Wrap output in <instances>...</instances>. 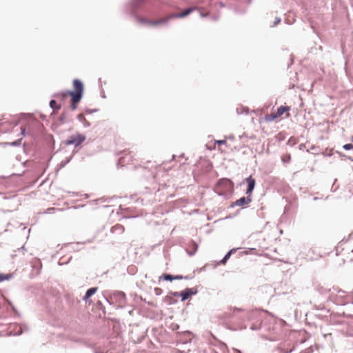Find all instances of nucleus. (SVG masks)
I'll return each instance as SVG.
<instances>
[{"label":"nucleus","mask_w":353,"mask_h":353,"mask_svg":"<svg viewBox=\"0 0 353 353\" xmlns=\"http://www.w3.org/2000/svg\"><path fill=\"white\" fill-rule=\"evenodd\" d=\"M21 133H22L23 134H24V133H25V130H26V128H25L24 127H21Z\"/></svg>","instance_id":"cd10ccee"},{"label":"nucleus","mask_w":353,"mask_h":353,"mask_svg":"<svg viewBox=\"0 0 353 353\" xmlns=\"http://www.w3.org/2000/svg\"><path fill=\"white\" fill-rule=\"evenodd\" d=\"M234 311H235V310H236V311H240V310H241V308H236V307H235V308L234 309Z\"/></svg>","instance_id":"c756f323"},{"label":"nucleus","mask_w":353,"mask_h":353,"mask_svg":"<svg viewBox=\"0 0 353 353\" xmlns=\"http://www.w3.org/2000/svg\"><path fill=\"white\" fill-rule=\"evenodd\" d=\"M221 143H222V145L225 144V140H222Z\"/></svg>","instance_id":"7c9ffc66"},{"label":"nucleus","mask_w":353,"mask_h":353,"mask_svg":"<svg viewBox=\"0 0 353 353\" xmlns=\"http://www.w3.org/2000/svg\"><path fill=\"white\" fill-rule=\"evenodd\" d=\"M119 298H121V299H123V301L125 300V295L123 292H119L117 293V294Z\"/></svg>","instance_id":"5701e85b"},{"label":"nucleus","mask_w":353,"mask_h":353,"mask_svg":"<svg viewBox=\"0 0 353 353\" xmlns=\"http://www.w3.org/2000/svg\"><path fill=\"white\" fill-rule=\"evenodd\" d=\"M133 157L131 154V153L129 152L128 153H125L124 156L121 157L119 160V163L123 166L125 164L130 163L131 161H132Z\"/></svg>","instance_id":"423d86ee"},{"label":"nucleus","mask_w":353,"mask_h":353,"mask_svg":"<svg viewBox=\"0 0 353 353\" xmlns=\"http://www.w3.org/2000/svg\"><path fill=\"white\" fill-rule=\"evenodd\" d=\"M222 353H225V352H224V351H223Z\"/></svg>","instance_id":"4c0bfd02"},{"label":"nucleus","mask_w":353,"mask_h":353,"mask_svg":"<svg viewBox=\"0 0 353 353\" xmlns=\"http://www.w3.org/2000/svg\"><path fill=\"white\" fill-rule=\"evenodd\" d=\"M10 278V275L6 274H0V282L4 280L9 279Z\"/></svg>","instance_id":"412c9836"},{"label":"nucleus","mask_w":353,"mask_h":353,"mask_svg":"<svg viewBox=\"0 0 353 353\" xmlns=\"http://www.w3.org/2000/svg\"><path fill=\"white\" fill-rule=\"evenodd\" d=\"M139 21L141 23H143L145 25H147L148 26V21H150V19H145V18H141L139 19Z\"/></svg>","instance_id":"4be33fe9"},{"label":"nucleus","mask_w":353,"mask_h":353,"mask_svg":"<svg viewBox=\"0 0 353 353\" xmlns=\"http://www.w3.org/2000/svg\"><path fill=\"white\" fill-rule=\"evenodd\" d=\"M12 126V123L8 121H3V119H0V131H5L7 128Z\"/></svg>","instance_id":"9b49d317"},{"label":"nucleus","mask_w":353,"mask_h":353,"mask_svg":"<svg viewBox=\"0 0 353 353\" xmlns=\"http://www.w3.org/2000/svg\"><path fill=\"white\" fill-rule=\"evenodd\" d=\"M191 247H192V251H189V250L188 251V254H189L190 255H192V254H194V252H195L196 251V250H197L198 245H197L195 243H192V244Z\"/></svg>","instance_id":"dca6fc26"},{"label":"nucleus","mask_w":353,"mask_h":353,"mask_svg":"<svg viewBox=\"0 0 353 353\" xmlns=\"http://www.w3.org/2000/svg\"><path fill=\"white\" fill-rule=\"evenodd\" d=\"M352 304H353V299H352Z\"/></svg>","instance_id":"c9c22d12"},{"label":"nucleus","mask_w":353,"mask_h":353,"mask_svg":"<svg viewBox=\"0 0 353 353\" xmlns=\"http://www.w3.org/2000/svg\"><path fill=\"white\" fill-rule=\"evenodd\" d=\"M351 141L353 142V137L352 138Z\"/></svg>","instance_id":"f704fd0d"},{"label":"nucleus","mask_w":353,"mask_h":353,"mask_svg":"<svg viewBox=\"0 0 353 353\" xmlns=\"http://www.w3.org/2000/svg\"><path fill=\"white\" fill-rule=\"evenodd\" d=\"M85 140V137L83 134L77 133L70 136L67 140L64 141L67 145H73L75 147L81 145Z\"/></svg>","instance_id":"7ed1b4c3"},{"label":"nucleus","mask_w":353,"mask_h":353,"mask_svg":"<svg viewBox=\"0 0 353 353\" xmlns=\"http://www.w3.org/2000/svg\"><path fill=\"white\" fill-rule=\"evenodd\" d=\"M182 279H183V276L181 275H177V276H174V280H180Z\"/></svg>","instance_id":"a878e982"},{"label":"nucleus","mask_w":353,"mask_h":353,"mask_svg":"<svg viewBox=\"0 0 353 353\" xmlns=\"http://www.w3.org/2000/svg\"><path fill=\"white\" fill-rule=\"evenodd\" d=\"M222 353H225V352H224V351H223Z\"/></svg>","instance_id":"e433bc0d"},{"label":"nucleus","mask_w":353,"mask_h":353,"mask_svg":"<svg viewBox=\"0 0 353 353\" xmlns=\"http://www.w3.org/2000/svg\"><path fill=\"white\" fill-rule=\"evenodd\" d=\"M98 290V288H92L87 290L85 296L83 298V300L85 301H87L90 296H92L93 294H94Z\"/></svg>","instance_id":"1a4fd4ad"},{"label":"nucleus","mask_w":353,"mask_h":353,"mask_svg":"<svg viewBox=\"0 0 353 353\" xmlns=\"http://www.w3.org/2000/svg\"><path fill=\"white\" fill-rule=\"evenodd\" d=\"M154 292H155V294H156L157 295H159V294H161V292H162V290H161V288H156L154 289Z\"/></svg>","instance_id":"b1692460"},{"label":"nucleus","mask_w":353,"mask_h":353,"mask_svg":"<svg viewBox=\"0 0 353 353\" xmlns=\"http://www.w3.org/2000/svg\"><path fill=\"white\" fill-rule=\"evenodd\" d=\"M220 182H221V179H219V180L217 181V184H219Z\"/></svg>","instance_id":"72a5a7b5"},{"label":"nucleus","mask_w":353,"mask_h":353,"mask_svg":"<svg viewBox=\"0 0 353 353\" xmlns=\"http://www.w3.org/2000/svg\"><path fill=\"white\" fill-rule=\"evenodd\" d=\"M221 347H222V352L224 351V349L226 348V345L223 343H222V345H221Z\"/></svg>","instance_id":"bb28decb"},{"label":"nucleus","mask_w":353,"mask_h":353,"mask_svg":"<svg viewBox=\"0 0 353 353\" xmlns=\"http://www.w3.org/2000/svg\"><path fill=\"white\" fill-rule=\"evenodd\" d=\"M50 106L54 110H59L61 108V105H58L55 100H51L50 102Z\"/></svg>","instance_id":"4468645a"},{"label":"nucleus","mask_w":353,"mask_h":353,"mask_svg":"<svg viewBox=\"0 0 353 353\" xmlns=\"http://www.w3.org/2000/svg\"><path fill=\"white\" fill-rule=\"evenodd\" d=\"M224 181H228V179H223V178H222V179H221L222 183H223Z\"/></svg>","instance_id":"2f4dec72"},{"label":"nucleus","mask_w":353,"mask_h":353,"mask_svg":"<svg viewBox=\"0 0 353 353\" xmlns=\"http://www.w3.org/2000/svg\"><path fill=\"white\" fill-rule=\"evenodd\" d=\"M245 181L248 184V188L245 194L251 195L254 187H255V179H253L251 176L245 179Z\"/></svg>","instance_id":"39448f33"},{"label":"nucleus","mask_w":353,"mask_h":353,"mask_svg":"<svg viewBox=\"0 0 353 353\" xmlns=\"http://www.w3.org/2000/svg\"><path fill=\"white\" fill-rule=\"evenodd\" d=\"M343 148L345 150H350L353 149V145L351 143H347L343 145Z\"/></svg>","instance_id":"aec40b11"},{"label":"nucleus","mask_w":353,"mask_h":353,"mask_svg":"<svg viewBox=\"0 0 353 353\" xmlns=\"http://www.w3.org/2000/svg\"><path fill=\"white\" fill-rule=\"evenodd\" d=\"M340 156H343L341 152H336Z\"/></svg>","instance_id":"473e14b6"},{"label":"nucleus","mask_w":353,"mask_h":353,"mask_svg":"<svg viewBox=\"0 0 353 353\" xmlns=\"http://www.w3.org/2000/svg\"><path fill=\"white\" fill-rule=\"evenodd\" d=\"M194 294V292L191 289H186L181 293V296L182 297V301H185L188 299L192 294Z\"/></svg>","instance_id":"9d476101"},{"label":"nucleus","mask_w":353,"mask_h":353,"mask_svg":"<svg viewBox=\"0 0 353 353\" xmlns=\"http://www.w3.org/2000/svg\"><path fill=\"white\" fill-rule=\"evenodd\" d=\"M334 152H333V150L331 149L330 150H326L325 152H323V155H324L325 157H330L332 155H333Z\"/></svg>","instance_id":"6ab92c4d"},{"label":"nucleus","mask_w":353,"mask_h":353,"mask_svg":"<svg viewBox=\"0 0 353 353\" xmlns=\"http://www.w3.org/2000/svg\"><path fill=\"white\" fill-rule=\"evenodd\" d=\"M216 143H217L219 145H221V141L220 140L216 141Z\"/></svg>","instance_id":"c85d7f7f"},{"label":"nucleus","mask_w":353,"mask_h":353,"mask_svg":"<svg viewBox=\"0 0 353 353\" xmlns=\"http://www.w3.org/2000/svg\"><path fill=\"white\" fill-rule=\"evenodd\" d=\"M236 249H232L231 250H230L225 256L222 259V264H224L226 263V261L229 259V258L230 257L231 254L233 253V252H236Z\"/></svg>","instance_id":"ddd939ff"},{"label":"nucleus","mask_w":353,"mask_h":353,"mask_svg":"<svg viewBox=\"0 0 353 353\" xmlns=\"http://www.w3.org/2000/svg\"><path fill=\"white\" fill-rule=\"evenodd\" d=\"M252 201V196L251 195L248 194V196L245 197L243 196L240 198L239 199L236 200L235 202L232 203L230 205L231 208H233L234 206H245L248 205L249 203H250Z\"/></svg>","instance_id":"20e7f679"},{"label":"nucleus","mask_w":353,"mask_h":353,"mask_svg":"<svg viewBox=\"0 0 353 353\" xmlns=\"http://www.w3.org/2000/svg\"><path fill=\"white\" fill-rule=\"evenodd\" d=\"M281 22V19L280 18H276L274 22V24L272 26H276L277 24H279V23Z\"/></svg>","instance_id":"393cba45"},{"label":"nucleus","mask_w":353,"mask_h":353,"mask_svg":"<svg viewBox=\"0 0 353 353\" xmlns=\"http://www.w3.org/2000/svg\"><path fill=\"white\" fill-rule=\"evenodd\" d=\"M73 91L57 93L55 94V97L58 99H63L70 95L71 97V108L72 110H75L83 96V85L82 82L79 79H74L73 81Z\"/></svg>","instance_id":"f257e3e1"},{"label":"nucleus","mask_w":353,"mask_h":353,"mask_svg":"<svg viewBox=\"0 0 353 353\" xmlns=\"http://www.w3.org/2000/svg\"><path fill=\"white\" fill-rule=\"evenodd\" d=\"M290 110V108L288 106H280L277 111L275 112L276 115L279 117L281 116L285 112L288 111Z\"/></svg>","instance_id":"f8f14e48"},{"label":"nucleus","mask_w":353,"mask_h":353,"mask_svg":"<svg viewBox=\"0 0 353 353\" xmlns=\"http://www.w3.org/2000/svg\"><path fill=\"white\" fill-rule=\"evenodd\" d=\"M194 8H188L183 11L182 12L179 14H172L168 16L169 20L173 18H183L188 14H190Z\"/></svg>","instance_id":"6e6552de"},{"label":"nucleus","mask_w":353,"mask_h":353,"mask_svg":"<svg viewBox=\"0 0 353 353\" xmlns=\"http://www.w3.org/2000/svg\"><path fill=\"white\" fill-rule=\"evenodd\" d=\"M169 20L168 16L164 18H161L160 19L157 20H150V21H148V26H157L159 25L165 24Z\"/></svg>","instance_id":"0eeeda50"},{"label":"nucleus","mask_w":353,"mask_h":353,"mask_svg":"<svg viewBox=\"0 0 353 353\" xmlns=\"http://www.w3.org/2000/svg\"><path fill=\"white\" fill-rule=\"evenodd\" d=\"M332 297L337 305H344L352 303L353 294L342 290H337L336 294L332 292Z\"/></svg>","instance_id":"f03ea898"},{"label":"nucleus","mask_w":353,"mask_h":353,"mask_svg":"<svg viewBox=\"0 0 353 353\" xmlns=\"http://www.w3.org/2000/svg\"><path fill=\"white\" fill-rule=\"evenodd\" d=\"M163 279L165 281H172L174 280V276L171 274H163V276H160L159 279Z\"/></svg>","instance_id":"2eb2a0df"},{"label":"nucleus","mask_w":353,"mask_h":353,"mask_svg":"<svg viewBox=\"0 0 353 353\" xmlns=\"http://www.w3.org/2000/svg\"><path fill=\"white\" fill-rule=\"evenodd\" d=\"M281 159L283 163H289L291 160V156L289 154H285V156L282 157Z\"/></svg>","instance_id":"f3484780"},{"label":"nucleus","mask_w":353,"mask_h":353,"mask_svg":"<svg viewBox=\"0 0 353 353\" xmlns=\"http://www.w3.org/2000/svg\"><path fill=\"white\" fill-rule=\"evenodd\" d=\"M277 117H278V116L276 115V113H272L270 115L267 116V119L270 121H272Z\"/></svg>","instance_id":"a211bd4d"}]
</instances>
